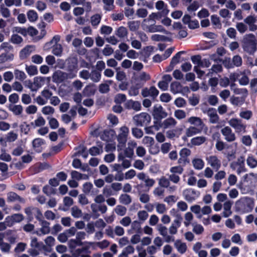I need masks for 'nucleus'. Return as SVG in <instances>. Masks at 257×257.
<instances>
[{
  "label": "nucleus",
  "mask_w": 257,
  "mask_h": 257,
  "mask_svg": "<svg viewBox=\"0 0 257 257\" xmlns=\"http://www.w3.org/2000/svg\"><path fill=\"white\" fill-rule=\"evenodd\" d=\"M247 165L251 168L257 167V160L252 156H248L246 159Z\"/></svg>",
  "instance_id": "5fc2aeb1"
},
{
  "label": "nucleus",
  "mask_w": 257,
  "mask_h": 257,
  "mask_svg": "<svg viewBox=\"0 0 257 257\" xmlns=\"http://www.w3.org/2000/svg\"><path fill=\"white\" fill-rule=\"evenodd\" d=\"M257 40L256 37L253 34L244 35L242 40V47L244 51L252 54L256 50Z\"/></svg>",
  "instance_id": "f03ea898"
},
{
  "label": "nucleus",
  "mask_w": 257,
  "mask_h": 257,
  "mask_svg": "<svg viewBox=\"0 0 257 257\" xmlns=\"http://www.w3.org/2000/svg\"><path fill=\"white\" fill-rule=\"evenodd\" d=\"M11 110L16 115H21L23 110V108L21 105H15L12 106Z\"/></svg>",
  "instance_id": "e2e57ef3"
},
{
  "label": "nucleus",
  "mask_w": 257,
  "mask_h": 257,
  "mask_svg": "<svg viewBox=\"0 0 257 257\" xmlns=\"http://www.w3.org/2000/svg\"><path fill=\"white\" fill-rule=\"evenodd\" d=\"M221 133L224 136L225 140L227 142H232L235 141L236 138L235 133L229 126H226L222 128L221 130Z\"/></svg>",
  "instance_id": "f8f14e48"
},
{
  "label": "nucleus",
  "mask_w": 257,
  "mask_h": 257,
  "mask_svg": "<svg viewBox=\"0 0 257 257\" xmlns=\"http://www.w3.org/2000/svg\"><path fill=\"white\" fill-rule=\"evenodd\" d=\"M119 201L120 203L127 205L131 203L132 198L127 194H122L119 197Z\"/></svg>",
  "instance_id": "4c0bfd02"
},
{
  "label": "nucleus",
  "mask_w": 257,
  "mask_h": 257,
  "mask_svg": "<svg viewBox=\"0 0 257 257\" xmlns=\"http://www.w3.org/2000/svg\"><path fill=\"white\" fill-rule=\"evenodd\" d=\"M158 184L162 187L167 188L170 185V182L169 178L163 176L159 179Z\"/></svg>",
  "instance_id": "69168bd1"
},
{
  "label": "nucleus",
  "mask_w": 257,
  "mask_h": 257,
  "mask_svg": "<svg viewBox=\"0 0 257 257\" xmlns=\"http://www.w3.org/2000/svg\"><path fill=\"white\" fill-rule=\"evenodd\" d=\"M33 147L37 152H40L41 151V147L44 144V141L40 138H37L33 141Z\"/></svg>",
  "instance_id": "ea45409f"
},
{
  "label": "nucleus",
  "mask_w": 257,
  "mask_h": 257,
  "mask_svg": "<svg viewBox=\"0 0 257 257\" xmlns=\"http://www.w3.org/2000/svg\"><path fill=\"white\" fill-rule=\"evenodd\" d=\"M14 74L16 79L21 81H24L27 77L24 72L17 69L14 70Z\"/></svg>",
  "instance_id": "3c124183"
},
{
  "label": "nucleus",
  "mask_w": 257,
  "mask_h": 257,
  "mask_svg": "<svg viewBox=\"0 0 257 257\" xmlns=\"http://www.w3.org/2000/svg\"><path fill=\"white\" fill-rule=\"evenodd\" d=\"M60 40L59 36H54L50 42L45 44L44 49L48 51L52 48V53L55 56H60L63 51V48L61 44L58 43Z\"/></svg>",
  "instance_id": "7ed1b4c3"
},
{
  "label": "nucleus",
  "mask_w": 257,
  "mask_h": 257,
  "mask_svg": "<svg viewBox=\"0 0 257 257\" xmlns=\"http://www.w3.org/2000/svg\"><path fill=\"white\" fill-rule=\"evenodd\" d=\"M184 219L185 221L184 222V224L185 226H188L190 224L191 221L193 219V215L192 213L190 212H186L184 215Z\"/></svg>",
  "instance_id": "052dcab7"
},
{
  "label": "nucleus",
  "mask_w": 257,
  "mask_h": 257,
  "mask_svg": "<svg viewBox=\"0 0 257 257\" xmlns=\"http://www.w3.org/2000/svg\"><path fill=\"white\" fill-rule=\"evenodd\" d=\"M222 70V67L220 64L213 65L211 68L208 70V72L207 76H212L214 74L221 72Z\"/></svg>",
  "instance_id": "f704fd0d"
},
{
  "label": "nucleus",
  "mask_w": 257,
  "mask_h": 257,
  "mask_svg": "<svg viewBox=\"0 0 257 257\" xmlns=\"http://www.w3.org/2000/svg\"><path fill=\"white\" fill-rule=\"evenodd\" d=\"M206 113L208 116L209 117V121L211 123H216L218 122L219 116L217 114L215 109L214 108H209L206 111H204Z\"/></svg>",
  "instance_id": "b1692460"
},
{
  "label": "nucleus",
  "mask_w": 257,
  "mask_h": 257,
  "mask_svg": "<svg viewBox=\"0 0 257 257\" xmlns=\"http://www.w3.org/2000/svg\"><path fill=\"white\" fill-rule=\"evenodd\" d=\"M174 246L177 250L181 254L184 253L187 250V245L185 243L182 242L180 240H177L174 243Z\"/></svg>",
  "instance_id": "c756f323"
},
{
  "label": "nucleus",
  "mask_w": 257,
  "mask_h": 257,
  "mask_svg": "<svg viewBox=\"0 0 257 257\" xmlns=\"http://www.w3.org/2000/svg\"><path fill=\"white\" fill-rule=\"evenodd\" d=\"M129 128L125 125L120 127L118 130V134L116 136L118 144L117 145V151H121L125 146L127 137L129 135Z\"/></svg>",
  "instance_id": "20e7f679"
},
{
  "label": "nucleus",
  "mask_w": 257,
  "mask_h": 257,
  "mask_svg": "<svg viewBox=\"0 0 257 257\" xmlns=\"http://www.w3.org/2000/svg\"><path fill=\"white\" fill-rule=\"evenodd\" d=\"M127 26L131 31H136L140 27V24L137 21H130L127 23Z\"/></svg>",
  "instance_id": "338daca9"
},
{
  "label": "nucleus",
  "mask_w": 257,
  "mask_h": 257,
  "mask_svg": "<svg viewBox=\"0 0 257 257\" xmlns=\"http://www.w3.org/2000/svg\"><path fill=\"white\" fill-rule=\"evenodd\" d=\"M126 208L122 205H117L114 209L115 213L120 216H124L126 212Z\"/></svg>",
  "instance_id": "13d9d810"
},
{
  "label": "nucleus",
  "mask_w": 257,
  "mask_h": 257,
  "mask_svg": "<svg viewBox=\"0 0 257 257\" xmlns=\"http://www.w3.org/2000/svg\"><path fill=\"white\" fill-rule=\"evenodd\" d=\"M86 236V234L84 231H79L77 232L76 239H71L70 241L76 243L81 244V240L84 239Z\"/></svg>",
  "instance_id": "79ce46f5"
},
{
  "label": "nucleus",
  "mask_w": 257,
  "mask_h": 257,
  "mask_svg": "<svg viewBox=\"0 0 257 257\" xmlns=\"http://www.w3.org/2000/svg\"><path fill=\"white\" fill-rule=\"evenodd\" d=\"M18 137V135L17 133H15L14 131H11L7 134L6 139L7 142L12 143L16 141Z\"/></svg>",
  "instance_id": "de8ad7c7"
},
{
  "label": "nucleus",
  "mask_w": 257,
  "mask_h": 257,
  "mask_svg": "<svg viewBox=\"0 0 257 257\" xmlns=\"http://www.w3.org/2000/svg\"><path fill=\"white\" fill-rule=\"evenodd\" d=\"M78 60L76 57L69 58L67 60V70L68 74H74V77L76 76L78 70Z\"/></svg>",
  "instance_id": "9d476101"
},
{
  "label": "nucleus",
  "mask_w": 257,
  "mask_h": 257,
  "mask_svg": "<svg viewBox=\"0 0 257 257\" xmlns=\"http://www.w3.org/2000/svg\"><path fill=\"white\" fill-rule=\"evenodd\" d=\"M228 123L237 134H244L246 132V125L241 119L232 118L228 121Z\"/></svg>",
  "instance_id": "423d86ee"
},
{
  "label": "nucleus",
  "mask_w": 257,
  "mask_h": 257,
  "mask_svg": "<svg viewBox=\"0 0 257 257\" xmlns=\"http://www.w3.org/2000/svg\"><path fill=\"white\" fill-rule=\"evenodd\" d=\"M202 131L195 126H190L185 130V137H191L194 135L200 133Z\"/></svg>",
  "instance_id": "cd10ccee"
},
{
  "label": "nucleus",
  "mask_w": 257,
  "mask_h": 257,
  "mask_svg": "<svg viewBox=\"0 0 257 257\" xmlns=\"http://www.w3.org/2000/svg\"><path fill=\"white\" fill-rule=\"evenodd\" d=\"M151 79L149 74L145 72H141L137 74L134 77V83L139 86V87H142L145 82Z\"/></svg>",
  "instance_id": "9b49d317"
},
{
  "label": "nucleus",
  "mask_w": 257,
  "mask_h": 257,
  "mask_svg": "<svg viewBox=\"0 0 257 257\" xmlns=\"http://www.w3.org/2000/svg\"><path fill=\"white\" fill-rule=\"evenodd\" d=\"M233 201L231 200H226L222 204L223 211L222 212L223 216L224 217H228L231 215L232 212L231 211V207L233 205Z\"/></svg>",
  "instance_id": "412c9836"
},
{
  "label": "nucleus",
  "mask_w": 257,
  "mask_h": 257,
  "mask_svg": "<svg viewBox=\"0 0 257 257\" xmlns=\"http://www.w3.org/2000/svg\"><path fill=\"white\" fill-rule=\"evenodd\" d=\"M133 120L137 126L147 125L151 121V116L147 113L143 112L135 115Z\"/></svg>",
  "instance_id": "1a4fd4ad"
},
{
  "label": "nucleus",
  "mask_w": 257,
  "mask_h": 257,
  "mask_svg": "<svg viewBox=\"0 0 257 257\" xmlns=\"http://www.w3.org/2000/svg\"><path fill=\"white\" fill-rule=\"evenodd\" d=\"M185 199L188 202H192L199 196V193L194 189H188L183 193Z\"/></svg>",
  "instance_id": "ddd939ff"
},
{
  "label": "nucleus",
  "mask_w": 257,
  "mask_h": 257,
  "mask_svg": "<svg viewBox=\"0 0 257 257\" xmlns=\"http://www.w3.org/2000/svg\"><path fill=\"white\" fill-rule=\"evenodd\" d=\"M103 152L102 146L93 147L89 150V154L92 156H96L102 153Z\"/></svg>",
  "instance_id": "6e6d98bb"
},
{
  "label": "nucleus",
  "mask_w": 257,
  "mask_h": 257,
  "mask_svg": "<svg viewBox=\"0 0 257 257\" xmlns=\"http://www.w3.org/2000/svg\"><path fill=\"white\" fill-rule=\"evenodd\" d=\"M235 204L240 208L247 212H250L254 207V201L252 198L245 197L237 200Z\"/></svg>",
  "instance_id": "39448f33"
},
{
  "label": "nucleus",
  "mask_w": 257,
  "mask_h": 257,
  "mask_svg": "<svg viewBox=\"0 0 257 257\" xmlns=\"http://www.w3.org/2000/svg\"><path fill=\"white\" fill-rule=\"evenodd\" d=\"M135 15L139 18L145 19L148 15V11L146 8H140L136 10Z\"/></svg>",
  "instance_id": "58836bf2"
},
{
  "label": "nucleus",
  "mask_w": 257,
  "mask_h": 257,
  "mask_svg": "<svg viewBox=\"0 0 257 257\" xmlns=\"http://www.w3.org/2000/svg\"><path fill=\"white\" fill-rule=\"evenodd\" d=\"M90 75V78L94 82H98L101 79V73L96 70H92Z\"/></svg>",
  "instance_id": "a19ab883"
},
{
  "label": "nucleus",
  "mask_w": 257,
  "mask_h": 257,
  "mask_svg": "<svg viewBox=\"0 0 257 257\" xmlns=\"http://www.w3.org/2000/svg\"><path fill=\"white\" fill-rule=\"evenodd\" d=\"M192 225L193 226V231L196 234H201L204 231V228L201 224L193 223Z\"/></svg>",
  "instance_id": "bf43d9fd"
},
{
  "label": "nucleus",
  "mask_w": 257,
  "mask_h": 257,
  "mask_svg": "<svg viewBox=\"0 0 257 257\" xmlns=\"http://www.w3.org/2000/svg\"><path fill=\"white\" fill-rule=\"evenodd\" d=\"M42 112L46 115H52L55 112V109L49 105L45 106L42 107Z\"/></svg>",
  "instance_id": "4d7b16f0"
},
{
  "label": "nucleus",
  "mask_w": 257,
  "mask_h": 257,
  "mask_svg": "<svg viewBox=\"0 0 257 257\" xmlns=\"http://www.w3.org/2000/svg\"><path fill=\"white\" fill-rule=\"evenodd\" d=\"M257 21V16L249 15L244 19V23L248 25L249 27L254 25Z\"/></svg>",
  "instance_id": "c03bdc74"
},
{
  "label": "nucleus",
  "mask_w": 257,
  "mask_h": 257,
  "mask_svg": "<svg viewBox=\"0 0 257 257\" xmlns=\"http://www.w3.org/2000/svg\"><path fill=\"white\" fill-rule=\"evenodd\" d=\"M206 160L213 169L218 170L221 167V161L215 155L206 156Z\"/></svg>",
  "instance_id": "2eb2a0df"
},
{
  "label": "nucleus",
  "mask_w": 257,
  "mask_h": 257,
  "mask_svg": "<svg viewBox=\"0 0 257 257\" xmlns=\"http://www.w3.org/2000/svg\"><path fill=\"white\" fill-rule=\"evenodd\" d=\"M183 88L184 90H188V87H184L183 88L181 83L177 81L173 82L170 85V90L174 94L181 93Z\"/></svg>",
  "instance_id": "4be33fe9"
},
{
  "label": "nucleus",
  "mask_w": 257,
  "mask_h": 257,
  "mask_svg": "<svg viewBox=\"0 0 257 257\" xmlns=\"http://www.w3.org/2000/svg\"><path fill=\"white\" fill-rule=\"evenodd\" d=\"M148 31L151 33L159 32H164L166 34L169 33V32L166 31L162 25H155V23L148 27Z\"/></svg>",
  "instance_id": "a878e982"
},
{
  "label": "nucleus",
  "mask_w": 257,
  "mask_h": 257,
  "mask_svg": "<svg viewBox=\"0 0 257 257\" xmlns=\"http://www.w3.org/2000/svg\"><path fill=\"white\" fill-rule=\"evenodd\" d=\"M115 34L118 38L120 39H123L127 37L128 34V31L126 28L123 26H120L116 30Z\"/></svg>",
  "instance_id": "c85d7f7f"
},
{
  "label": "nucleus",
  "mask_w": 257,
  "mask_h": 257,
  "mask_svg": "<svg viewBox=\"0 0 257 257\" xmlns=\"http://www.w3.org/2000/svg\"><path fill=\"white\" fill-rule=\"evenodd\" d=\"M14 58V55L11 53H5L0 55V64L7 61H12Z\"/></svg>",
  "instance_id": "473e14b6"
},
{
  "label": "nucleus",
  "mask_w": 257,
  "mask_h": 257,
  "mask_svg": "<svg viewBox=\"0 0 257 257\" xmlns=\"http://www.w3.org/2000/svg\"><path fill=\"white\" fill-rule=\"evenodd\" d=\"M177 121L173 117H169L165 119L162 123L161 126L164 128H172L175 126Z\"/></svg>",
  "instance_id": "393cba45"
},
{
  "label": "nucleus",
  "mask_w": 257,
  "mask_h": 257,
  "mask_svg": "<svg viewBox=\"0 0 257 257\" xmlns=\"http://www.w3.org/2000/svg\"><path fill=\"white\" fill-rule=\"evenodd\" d=\"M191 151L187 148H183L180 152L181 158L178 160V163L181 164L182 162L187 161V158L191 155Z\"/></svg>",
  "instance_id": "bb28decb"
},
{
  "label": "nucleus",
  "mask_w": 257,
  "mask_h": 257,
  "mask_svg": "<svg viewBox=\"0 0 257 257\" xmlns=\"http://www.w3.org/2000/svg\"><path fill=\"white\" fill-rule=\"evenodd\" d=\"M153 115L157 119H162L167 116L168 113L161 105H155L153 111Z\"/></svg>",
  "instance_id": "6ab92c4d"
},
{
  "label": "nucleus",
  "mask_w": 257,
  "mask_h": 257,
  "mask_svg": "<svg viewBox=\"0 0 257 257\" xmlns=\"http://www.w3.org/2000/svg\"><path fill=\"white\" fill-rule=\"evenodd\" d=\"M192 163L194 168L196 170H202L204 166L203 161L200 158H195L193 159Z\"/></svg>",
  "instance_id": "c9c22d12"
},
{
  "label": "nucleus",
  "mask_w": 257,
  "mask_h": 257,
  "mask_svg": "<svg viewBox=\"0 0 257 257\" xmlns=\"http://www.w3.org/2000/svg\"><path fill=\"white\" fill-rule=\"evenodd\" d=\"M102 16L100 14H95L90 17L91 25L94 27H97L100 23Z\"/></svg>",
  "instance_id": "72a5a7b5"
},
{
  "label": "nucleus",
  "mask_w": 257,
  "mask_h": 257,
  "mask_svg": "<svg viewBox=\"0 0 257 257\" xmlns=\"http://www.w3.org/2000/svg\"><path fill=\"white\" fill-rule=\"evenodd\" d=\"M135 251V248L132 245H128L125 247L123 251L119 255L124 257H128V254L133 253Z\"/></svg>",
  "instance_id": "680f3d73"
},
{
  "label": "nucleus",
  "mask_w": 257,
  "mask_h": 257,
  "mask_svg": "<svg viewBox=\"0 0 257 257\" xmlns=\"http://www.w3.org/2000/svg\"><path fill=\"white\" fill-rule=\"evenodd\" d=\"M90 208L95 218H97L99 216L98 211L102 214H104L107 210V207L105 204L92 203L91 204Z\"/></svg>",
  "instance_id": "4468645a"
},
{
  "label": "nucleus",
  "mask_w": 257,
  "mask_h": 257,
  "mask_svg": "<svg viewBox=\"0 0 257 257\" xmlns=\"http://www.w3.org/2000/svg\"><path fill=\"white\" fill-rule=\"evenodd\" d=\"M46 123L45 119L42 116H39L34 121L31 122V125L34 127H41L44 126Z\"/></svg>",
  "instance_id": "a18cd8bd"
},
{
  "label": "nucleus",
  "mask_w": 257,
  "mask_h": 257,
  "mask_svg": "<svg viewBox=\"0 0 257 257\" xmlns=\"http://www.w3.org/2000/svg\"><path fill=\"white\" fill-rule=\"evenodd\" d=\"M41 225V228L40 229V231L43 234H48L50 232V223L46 220L42 221L41 222H40Z\"/></svg>",
  "instance_id": "2f4dec72"
},
{
  "label": "nucleus",
  "mask_w": 257,
  "mask_h": 257,
  "mask_svg": "<svg viewBox=\"0 0 257 257\" xmlns=\"http://www.w3.org/2000/svg\"><path fill=\"white\" fill-rule=\"evenodd\" d=\"M137 216L139 220L141 222H144L148 219L149 214L145 210H140L138 212Z\"/></svg>",
  "instance_id": "864d4df0"
},
{
  "label": "nucleus",
  "mask_w": 257,
  "mask_h": 257,
  "mask_svg": "<svg viewBox=\"0 0 257 257\" xmlns=\"http://www.w3.org/2000/svg\"><path fill=\"white\" fill-rule=\"evenodd\" d=\"M182 217L180 215L179 218L175 219L173 222L169 227L168 230L170 235L168 234V228L162 224H159L157 226V230L160 234L162 235L166 242L169 243L174 241L175 238L171 235H175L177 233L178 228L180 226Z\"/></svg>",
  "instance_id": "f257e3e1"
},
{
  "label": "nucleus",
  "mask_w": 257,
  "mask_h": 257,
  "mask_svg": "<svg viewBox=\"0 0 257 257\" xmlns=\"http://www.w3.org/2000/svg\"><path fill=\"white\" fill-rule=\"evenodd\" d=\"M155 8L160 13V16H167L169 13L167 5L162 0L158 1L155 3Z\"/></svg>",
  "instance_id": "f3484780"
},
{
  "label": "nucleus",
  "mask_w": 257,
  "mask_h": 257,
  "mask_svg": "<svg viewBox=\"0 0 257 257\" xmlns=\"http://www.w3.org/2000/svg\"><path fill=\"white\" fill-rule=\"evenodd\" d=\"M112 83V81L108 80L106 83H101L99 86V91L102 93H105L109 91V85Z\"/></svg>",
  "instance_id": "37998d69"
},
{
  "label": "nucleus",
  "mask_w": 257,
  "mask_h": 257,
  "mask_svg": "<svg viewBox=\"0 0 257 257\" xmlns=\"http://www.w3.org/2000/svg\"><path fill=\"white\" fill-rule=\"evenodd\" d=\"M137 144L134 140H130L127 143V147L118 151V154H121L123 156L127 158H132L134 156V149L137 147Z\"/></svg>",
  "instance_id": "0eeeda50"
},
{
  "label": "nucleus",
  "mask_w": 257,
  "mask_h": 257,
  "mask_svg": "<svg viewBox=\"0 0 257 257\" xmlns=\"http://www.w3.org/2000/svg\"><path fill=\"white\" fill-rule=\"evenodd\" d=\"M206 141V138L203 136L197 137L193 138L191 143L192 145L195 146H199L204 143Z\"/></svg>",
  "instance_id": "09e8293b"
},
{
  "label": "nucleus",
  "mask_w": 257,
  "mask_h": 257,
  "mask_svg": "<svg viewBox=\"0 0 257 257\" xmlns=\"http://www.w3.org/2000/svg\"><path fill=\"white\" fill-rule=\"evenodd\" d=\"M26 70L27 73L30 76H34L38 73L37 68L34 65L26 66Z\"/></svg>",
  "instance_id": "774afa93"
},
{
  "label": "nucleus",
  "mask_w": 257,
  "mask_h": 257,
  "mask_svg": "<svg viewBox=\"0 0 257 257\" xmlns=\"http://www.w3.org/2000/svg\"><path fill=\"white\" fill-rule=\"evenodd\" d=\"M71 213L74 218H78L82 216V212L77 206H74L71 208Z\"/></svg>",
  "instance_id": "603ef678"
},
{
  "label": "nucleus",
  "mask_w": 257,
  "mask_h": 257,
  "mask_svg": "<svg viewBox=\"0 0 257 257\" xmlns=\"http://www.w3.org/2000/svg\"><path fill=\"white\" fill-rule=\"evenodd\" d=\"M74 78V74H68L60 70L55 71L52 75L53 81L56 83H61L67 79Z\"/></svg>",
  "instance_id": "6e6552de"
},
{
  "label": "nucleus",
  "mask_w": 257,
  "mask_h": 257,
  "mask_svg": "<svg viewBox=\"0 0 257 257\" xmlns=\"http://www.w3.org/2000/svg\"><path fill=\"white\" fill-rule=\"evenodd\" d=\"M50 77H43L41 76H37L34 78L33 80V89L35 90V91H37L40 88L42 87L46 81V80H48V82L50 81Z\"/></svg>",
  "instance_id": "aec40b11"
},
{
  "label": "nucleus",
  "mask_w": 257,
  "mask_h": 257,
  "mask_svg": "<svg viewBox=\"0 0 257 257\" xmlns=\"http://www.w3.org/2000/svg\"><path fill=\"white\" fill-rule=\"evenodd\" d=\"M126 105L128 108L133 109L136 111L140 110L141 108V103L138 101L129 100L127 102Z\"/></svg>",
  "instance_id": "7c9ffc66"
},
{
  "label": "nucleus",
  "mask_w": 257,
  "mask_h": 257,
  "mask_svg": "<svg viewBox=\"0 0 257 257\" xmlns=\"http://www.w3.org/2000/svg\"><path fill=\"white\" fill-rule=\"evenodd\" d=\"M236 28L239 33L243 34L247 31L248 27L245 23L239 22L236 24Z\"/></svg>",
  "instance_id": "0e129e2a"
},
{
  "label": "nucleus",
  "mask_w": 257,
  "mask_h": 257,
  "mask_svg": "<svg viewBox=\"0 0 257 257\" xmlns=\"http://www.w3.org/2000/svg\"><path fill=\"white\" fill-rule=\"evenodd\" d=\"M187 122L190 124L191 126L200 128L202 131L205 126L203 121L199 117L191 116L187 119Z\"/></svg>",
  "instance_id": "a211bd4d"
},
{
  "label": "nucleus",
  "mask_w": 257,
  "mask_h": 257,
  "mask_svg": "<svg viewBox=\"0 0 257 257\" xmlns=\"http://www.w3.org/2000/svg\"><path fill=\"white\" fill-rule=\"evenodd\" d=\"M102 2L104 5L103 7L104 10L110 11L114 9V0H102Z\"/></svg>",
  "instance_id": "8fccbe9b"
},
{
  "label": "nucleus",
  "mask_w": 257,
  "mask_h": 257,
  "mask_svg": "<svg viewBox=\"0 0 257 257\" xmlns=\"http://www.w3.org/2000/svg\"><path fill=\"white\" fill-rule=\"evenodd\" d=\"M36 50V47L34 45H27L22 49L19 53V57L21 60H25L27 59Z\"/></svg>",
  "instance_id": "dca6fc26"
},
{
  "label": "nucleus",
  "mask_w": 257,
  "mask_h": 257,
  "mask_svg": "<svg viewBox=\"0 0 257 257\" xmlns=\"http://www.w3.org/2000/svg\"><path fill=\"white\" fill-rule=\"evenodd\" d=\"M71 177L78 180L81 179L87 180L88 179V176L85 174H81L76 171H73L71 173Z\"/></svg>",
  "instance_id": "49530a36"
},
{
  "label": "nucleus",
  "mask_w": 257,
  "mask_h": 257,
  "mask_svg": "<svg viewBox=\"0 0 257 257\" xmlns=\"http://www.w3.org/2000/svg\"><path fill=\"white\" fill-rule=\"evenodd\" d=\"M126 157L123 156L121 154H118V160L122 162L121 166L124 168H128L131 166V161L126 159Z\"/></svg>",
  "instance_id": "e433bc0d"
},
{
  "label": "nucleus",
  "mask_w": 257,
  "mask_h": 257,
  "mask_svg": "<svg viewBox=\"0 0 257 257\" xmlns=\"http://www.w3.org/2000/svg\"><path fill=\"white\" fill-rule=\"evenodd\" d=\"M8 202H12L18 201L20 203H24L25 200L21 197L14 192H10L7 194V198Z\"/></svg>",
  "instance_id": "5701e85b"
}]
</instances>
